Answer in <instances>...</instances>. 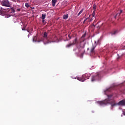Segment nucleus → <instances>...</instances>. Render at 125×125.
<instances>
[{
	"mask_svg": "<svg viewBox=\"0 0 125 125\" xmlns=\"http://www.w3.org/2000/svg\"><path fill=\"white\" fill-rule=\"evenodd\" d=\"M102 26H103V23H102V24L101 25V26H98V28L99 29H100V28H101V27H102Z\"/></svg>",
	"mask_w": 125,
	"mask_h": 125,
	"instance_id": "nucleus-24",
	"label": "nucleus"
},
{
	"mask_svg": "<svg viewBox=\"0 0 125 125\" xmlns=\"http://www.w3.org/2000/svg\"><path fill=\"white\" fill-rule=\"evenodd\" d=\"M118 30H115L114 31H112L111 32V35H116V34H117V33H118Z\"/></svg>",
	"mask_w": 125,
	"mask_h": 125,
	"instance_id": "nucleus-12",
	"label": "nucleus"
},
{
	"mask_svg": "<svg viewBox=\"0 0 125 125\" xmlns=\"http://www.w3.org/2000/svg\"><path fill=\"white\" fill-rule=\"evenodd\" d=\"M85 36H86V33H84L82 37V39H84V38H85Z\"/></svg>",
	"mask_w": 125,
	"mask_h": 125,
	"instance_id": "nucleus-22",
	"label": "nucleus"
},
{
	"mask_svg": "<svg viewBox=\"0 0 125 125\" xmlns=\"http://www.w3.org/2000/svg\"><path fill=\"white\" fill-rule=\"evenodd\" d=\"M84 52H85V51H83V52L81 54V55H80V58H83V54H84Z\"/></svg>",
	"mask_w": 125,
	"mask_h": 125,
	"instance_id": "nucleus-10",
	"label": "nucleus"
},
{
	"mask_svg": "<svg viewBox=\"0 0 125 125\" xmlns=\"http://www.w3.org/2000/svg\"><path fill=\"white\" fill-rule=\"evenodd\" d=\"M26 29V25H23V27L22 28V31H25Z\"/></svg>",
	"mask_w": 125,
	"mask_h": 125,
	"instance_id": "nucleus-23",
	"label": "nucleus"
},
{
	"mask_svg": "<svg viewBox=\"0 0 125 125\" xmlns=\"http://www.w3.org/2000/svg\"><path fill=\"white\" fill-rule=\"evenodd\" d=\"M122 13H123V10H121L120 13H117L114 17V18L116 19V18H117V17H119V16H120V15H121L122 14Z\"/></svg>",
	"mask_w": 125,
	"mask_h": 125,
	"instance_id": "nucleus-6",
	"label": "nucleus"
},
{
	"mask_svg": "<svg viewBox=\"0 0 125 125\" xmlns=\"http://www.w3.org/2000/svg\"><path fill=\"white\" fill-rule=\"evenodd\" d=\"M10 11H11V12H13V13H14V12H15V10H14V9H10Z\"/></svg>",
	"mask_w": 125,
	"mask_h": 125,
	"instance_id": "nucleus-21",
	"label": "nucleus"
},
{
	"mask_svg": "<svg viewBox=\"0 0 125 125\" xmlns=\"http://www.w3.org/2000/svg\"><path fill=\"white\" fill-rule=\"evenodd\" d=\"M56 2H57V0H52V6H53V7L55 6V4H56Z\"/></svg>",
	"mask_w": 125,
	"mask_h": 125,
	"instance_id": "nucleus-8",
	"label": "nucleus"
},
{
	"mask_svg": "<svg viewBox=\"0 0 125 125\" xmlns=\"http://www.w3.org/2000/svg\"><path fill=\"white\" fill-rule=\"evenodd\" d=\"M93 8L94 10H95H95L96 9V5L95 4H93Z\"/></svg>",
	"mask_w": 125,
	"mask_h": 125,
	"instance_id": "nucleus-18",
	"label": "nucleus"
},
{
	"mask_svg": "<svg viewBox=\"0 0 125 125\" xmlns=\"http://www.w3.org/2000/svg\"><path fill=\"white\" fill-rule=\"evenodd\" d=\"M55 39H57V37H56V36H55Z\"/></svg>",
	"mask_w": 125,
	"mask_h": 125,
	"instance_id": "nucleus-35",
	"label": "nucleus"
},
{
	"mask_svg": "<svg viewBox=\"0 0 125 125\" xmlns=\"http://www.w3.org/2000/svg\"><path fill=\"white\" fill-rule=\"evenodd\" d=\"M2 6H6V7H10V3L8 0H3L1 2Z\"/></svg>",
	"mask_w": 125,
	"mask_h": 125,
	"instance_id": "nucleus-4",
	"label": "nucleus"
},
{
	"mask_svg": "<svg viewBox=\"0 0 125 125\" xmlns=\"http://www.w3.org/2000/svg\"><path fill=\"white\" fill-rule=\"evenodd\" d=\"M53 42H55V41Z\"/></svg>",
	"mask_w": 125,
	"mask_h": 125,
	"instance_id": "nucleus-36",
	"label": "nucleus"
},
{
	"mask_svg": "<svg viewBox=\"0 0 125 125\" xmlns=\"http://www.w3.org/2000/svg\"><path fill=\"white\" fill-rule=\"evenodd\" d=\"M84 23H85V21H83V24H84Z\"/></svg>",
	"mask_w": 125,
	"mask_h": 125,
	"instance_id": "nucleus-32",
	"label": "nucleus"
},
{
	"mask_svg": "<svg viewBox=\"0 0 125 125\" xmlns=\"http://www.w3.org/2000/svg\"><path fill=\"white\" fill-rule=\"evenodd\" d=\"M111 91V88H109L104 90V94L107 95V99H106L104 101H99L97 102L98 104L102 106L103 105H107V104H110L111 105V109L113 110V107H115V106H125V100H123L120 101L119 103H116V101L113 99L112 97H113V95H107V93L108 92H110Z\"/></svg>",
	"mask_w": 125,
	"mask_h": 125,
	"instance_id": "nucleus-1",
	"label": "nucleus"
},
{
	"mask_svg": "<svg viewBox=\"0 0 125 125\" xmlns=\"http://www.w3.org/2000/svg\"><path fill=\"white\" fill-rule=\"evenodd\" d=\"M77 55L79 56V53H76Z\"/></svg>",
	"mask_w": 125,
	"mask_h": 125,
	"instance_id": "nucleus-33",
	"label": "nucleus"
},
{
	"mask_svg": "<svg viewBox=\"0 0 125 125\" xmlns=\"http://www.w3.org/2000/svg\"><path fill=\"white\" fill-rule=\"evenodd\" d=\"M33 42H36V41H35V38L33 39Z\"/></svg>",
	"mask_w": 125,
	"mask_h": 125,
	"instance_id": "nucleus-34",
	"label": "nucleus"
},
{
	"mask_svg": "<svg viewBox=\"0 0 125 125\" xmlns=\"http://www.w3.org/2000/svg\"><path fill=\"white\" fill-rule=\"evenodd\" d=\"M45 17H46L45 14H42V20H44V19H45Z\"/></svg>",
	"mask_w": 125,
	"mask_h": 125,
	"instance_id": "nucleus-13",
	"label": "nucleus"
},
{
	"mask_svg": "<svg viewBox=\"0 0 125 125\" xmlns=\"http://www.w3.org/2000/svg\"><path fill=\"white\" fill-rule=\"evenodd\" d=\"M87 19H88V18L85 19L84 20V21H85H85H86V20H87Z\"/></svg>",
	"mask_w": 125,
	"mask_h": 125,
	"instance_id": "nucleus-29",
	"label": "nucleus"
},
{
	"mask_svg": "<svg viewBox=\"0 0 125 125\" xmlns=\"http://www.w3.org/2000/svg\"><path fill=\"white\" fill-rule=\"evenodd\" d=\"M43 38H45V39H46L47 38V33H46V32L44 33Z\"/></svg>",
	"mask_w": 125,
	"mask_h": 125,
	"instance_id": "nucleus-15",
	"label": "nucleus"
},
{
	"mask_svg": "<svg viewBox=\"0 0 125 125\" xmlns=\"http://www.w3.org/2000/svg\"><path fill=\"white\" fill-rule=\"evenodd\" d=\"M83 9H82L81 10V11H80V12L78 14V16H80V15H81V14H82V13H83Z\"/></svg>",
	"mask_w": 125,
	"mask_h": 125,
	"instance_id": "nucleus-14",
	"label": "nucleus"
},
{
	"mask_svg": "<svg viewBox=\"0 0 125 125\" xmlns=\"http://www.w3.org/2000/svg\"><path fill=\"white\" fill-rule=\"evenodd\" d=\"M17 10H18V11H20L21 10H20V9L19 8V9H17Z\"/></svg>",
	"mask_w": 125,
	"mask_h": 125,
	"instance_id": "nucleus-31",
	"label": "nucleus"
},
{
	"mask_svg": "<svg viewBox=\"0 0 125 125\" xmlns=\"http://www.w3.org/2000/svg\"><path fill=\"white\" fill-rule=\"evenodd\" d=\"M66 41H69V40H67Z\"/></svg>",
	"mask_w": 125,
	"mask_h": 125,
	"instance_id": "nucleus-37",
	"label": "nucleus"
},
{
	"mask_svg": "<svg viewBox=\"0 0 125 125\" xmlns=\"http://www.w3.org/2000/svg\"><path fill=\"white\" fill-rule=\"evenodd\" d=\"M68 17H69V16L68 15V14L64 15L63 16V19H67Z\"/></svg>",
	"mask_w": 125,
	"mask_h": 125,
	"instance_id": "nucleus-11",
	"label": "nucleus"
},
{
	"mask_svg": "<svg viewBox=\"0 0 125 125\" xmlns=\"http://www.w3.org/2000/svg\"><path fill=\"white\" fill-rule=\"evenodd\" d=\"M72 45H74L72 43H70L66 45V47H71V46H72Z\"/></svg>",
	"mask_w": 125,
	"mask_h": 125,
	"instance_id": "nucleus-16",
	"label": "nucleus"
},
{
	"mask_svg": "<svg viewBox=\"0 0 125 125\" xmlns=\"http://www.w3.org/2000/svg\"><path fill=\"white\" fill-rule=\"evenodd\" d=\"M25 6L27 7V8H29V7H30V5H29V3H25Z\"/></svg>",
	"mask_w": 125,
	"mask_h": 125,
	"instance_id": "nucleus-19",
	"label": "nucleus"
},
{
	"mask_svg": "<svg viewBox=\"0 0 125 125\" xmlns=\"http://www.w3.org/2000/svg\"><path fill=\"white\" fill-rule=\"evenodd\" d=\"M93 20V18H92L90 20V22H92V21Z\"/></svg>",
	"mask_w": 125,
	"mask_h": 125,
	"instance_id": "nucleus-28",
	"label": "nucleus"
},
{
	"mask_svg": "<svg viewBox=\"0 0 125 125\" xmlns=\"http://www.w3.org/2000/svg\"><path fill=\"white\" fill-rule=\"evenodd\" d=\"M92 16H93V17H94V16H95V10H94L93 11V13L92 14Z\"/></svg>",
	"mask_w": 125,
	"mask_h": 125,
	"instance_id": "nucleus-20",
	"label": "nucleus"
},
{
	"mask_svg": "<svg viewBox=\"0 0 125 125\" xmlns=\"http://www.w3.org/2000/svg\"><path fill=\"white\" fill-rule=\"evenodd\" d=\"M1 10H2V8L0 7V11H1Z\"/></svg>",
	"mask_w": 125,
	"mask_h": 125,
	"instance_id": "nucleus-27",
	"label": "nucleus"
},
{
	"mask_svg": "<svg viewBox=\"0 0 125 125\" xmlns=\"http://www.w3.org/2000/svg\"><path fill=\"white\" fill-rule=\"evenodd\" d=\"M123 115L125 116V112L123 111Z\"/></svg>",
	"mask_w": 125,
	"mask_h": 125,
	"instance_id": "nucleus-30",
	"label": "nucleus"
},
{
	"mask_svg": "<svg viewBox=\"0 0 125 125\" xmlns=\"http://www.w3.org/2000/svg\"><path fill=\"white\" fill-rule=\"evenodd\" d=\"M101 78L100 73H97L95 75L91 78V82H95V81H99Z\"/></svg>",
	"mask_w": 125,
	"mask_h": 125,
	"instance_id": "nucleus-3",
	"label": "nucleus"
},
{
	"mask_svg": "<svg viewBox=\"0 0 125 125\" xmlns=\"http://www.w3.org/2000/svg\"><path fill=\"white\" fill-rule=\"evenodd\" d=\"M89 74H84L81 77H76L75 79H77V80H78V81H80V82H83L84 81H85V80H87L89 79Z\"/></svg>",
	"mask_w": 125,
	"mask_h": 125,
	"instance_id": "nucleus-2",
	"label": "nucleus"
},
{
	"mask_svg": "<svg viewBox=\"0 0 125 125\" xmlns=\"http://www.w3.org/2000/svg\"><path fill=\"white\" fill-rule=\"evenodd\" d=\"M96 47V45H93V46L91 48L90 50V53L91 55H94L96 52H95V48Z\"/></svg>",
	"mask_w": 125,
	"mask_h": 125,
	"instance_id": "nucleus-5",
	"label": "nucleus"
},
{
	"mask_svg": "<svg viewBox=\"0 0 125 125\" xmlns=\"http://www.w3.org/2000/svg\"><path fill=\"white\" fill-rule=\"evenodd\" d=\"M44 22H45L44 20H42V24H43V23H44Z\"/></svg>",
	"mask_w": 125,
	"mask_h": 125,
	"instance_id": "nucleus-26",
	"label": "nucleus"
},
{
	"mask_svg": "<svg viewBox=\"0 0 125 125\" xmlns=\"http://www.w3.org/2000/svg\"><path fill=\"white\" fill-rule=\"evenodd\" d=\"M82 50H83V47H81L79 48V53L81 52Z\"/></svg>",
	"mask_w": 125,
	"mask_h": 125,
	"instance_id": "nucleus-17",
	"label": "nucleus"
},
{
	"mask_svg": "<svg viewBox=\"0 0 125 125\" xmlns=\"http://www.w3.org/2000/svg\"><path fill=\"white\" fill-rule=\"evenodd\" d=\"M100 42H101V41H100V40H98L97 41H95V45L96 46L97 45V44H100Z\"/></svg>",
	"mask_w": 125,
	"mask_h": 125,
	"instance_id": "nucleus-7",
	"label": "nucleus"
},
{
	"mask_svg": "<svg viewBox=\"0 0 125 125\" xmlns=\"http://www.w3.org/2000/svg\"><path fill=\"white\" fill-rule=\"evenodd\" d=\"M68 38H69V40H71V39H72V37H71L70 34L68 35Z\"/></svg>",
	"mask_w": 125,
	"mask_h": 125,
	"instance_id": "nucleus-25",
	"label": "nucleus"
},
{
	"mask_svg": "<svg viewBox=\"0 0 125 125\" xmlns=\"http://www.w3.org/2000/svg\"><path fill=\"white\" fill-rule=\"evenodd\" d=\"M77 38H76L73 42L72 43V44L74 45L75 44H76V43H77Z\"/></svg>",
	"mask_w": 125,
	"mask_h": 125,
	"instance_id": "nucleus-9",
	"label": "nucleus"
}]
</instances>
